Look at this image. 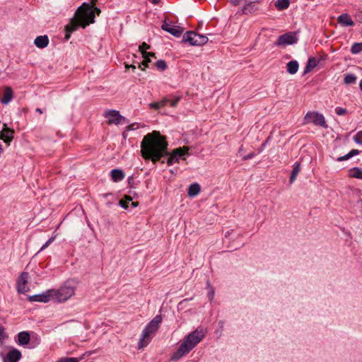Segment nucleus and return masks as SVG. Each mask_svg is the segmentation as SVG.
Instances as JSON below:
<instances>
[{
	"label": "nucleus",
	"instance_id": "nucleus-1",
	"mask_svg": "<svg viewBox=\"0 0 362 362\" xmlns=\"http://www.w3.org/2000/svg\"><path fill=\"white\" fill-rule=\"evenodd\" d=\"M168 143L159 132H153L146 134L141 143V153L145 160L153 163L159 161L167 154Z\"/></svg>",
	"mask_w": 362,
	"mask_h": 362
},
{
	"label": "nucleus",
	"instance_id": "nucleus-2",
	"mask_svg": "<svg viewBox=\"0 0 362 362\" xmlns=\"http://www.w3.org/2000/svg\"><path fill=\"white\" fill-rule=\"evenodd\" d=\"M94 11L98 15L100 13V8L94 7V10H93L87 3H83L80 7H78L74 17L65 27L66 32L65 38L69 40L71 36V33L76 31L80 26L85 28L87 25L94 23Z\"/></svg>",
	"mask_w": 362,
	"mask_h": 362
},
{
	"label": "nucleus",
	"instance_id": "nucleus-3",
	"mask_svg": "<svg viewBox=\"0 0 362 362\" xmlns=\"http://www.w3.org/2000/svg\"><path fill=\"white\" fill-rule=\"evenodd\" d=\"M206 330L198 327L185 337L177 351L172 355L171 360L177 361L189 354L205 337Z\"/></svg>",
	"mask_w": 362,
	"mask_h": 362
},
{
	"label": "nucleus",
	"instance_id": "nucleus-4",
	"mask_svg": "<svg viewBox=\"0 0 362 362\" xmlns=\"http://www.w3.org/2000/svg\"><path fill=\"white\" fill-rule=\"evenodd\" d=\"M162 322V317L160 315H156L153 320L148 323L142 331L141 338L138 343V349H141L146 347L151 341L153 336L158 329Z\"/></svg>",
	"mask_w": 362,
	"mask_h": 362
},
{
	"label": "nucleus",
	"instance_id": "nucleus-5",
	"mask_svg": "<svg viewBox=\"0 0 362 362\" xmlns=\"http://www.w3.org/2000/svg\"><path fill=\"white\" fill-rule=\"evenodd\" d=\"M77 284L74 280L66 281L59 289H52L53 299L65 302L74 296Z\"/></svg>",
	"mask_w": 362,
	"mask_h": 362
},
{
	"label": "nucleus",
	"instance_id": "nucleus-6",
	"mask_svg": "<svg viewBox=\"0 0 362 362\" xmlns=\"http://www.w3.org/2000/svg\"><path fill=\"white\" fill-rule=\"evenodd\" d=\"M182 41L189 42L190 45L202 46L208 42V37L195 32L189 31L183 35Z\"/></svg>",
	"mask_w": 362,
	"mask_h": 362
},
{
	"label": "nucleus",
	"instance_id": "nucleus-7",
	"mask_svg": "<svg viewBox=\"0 0 362 362\" xmlns=\"http://www.w3.org/2000/svg\"><path fill=\"white\" fill-rule=\"evenodd\" d=\"M304 124L312 123L315 125L327 127L325 117L317 112H308L304 117Z\"/></svg>",
	"mask_w": 362,
	"mask_h": 362
},
{
	"label": "nucleus",
	"instance_id": "nucleus-8",
	"mask_svg": "<svg viewBox=\"0 0 362 362\" xmlns=\"http://www.w3.org/2000/svg\"><path fill=\"white\" fill-rule=\"evenodd\" d=\"M104 116L107 119L109 124H115L119 125L120 124L128 123V120L119 114V112L115 110H110L104 113Z\"/></svg>",
	"mask_w": 362,
	"mask_h": 362
},
{
	"label": "nucleus",
	"instance_id": "nucleus-9",
	"mask_svg": "<svg viewBox=\"0 0 362 362\" xmlns=\"http://www.w3.org/2000/svg\"><path fill=\"white\" fill-rule=\"evenodd\" d=\"M188 150L189 148L186 146L175 149L171 155L168 158V165H172L174 163H177L179 160L187 153Z\"/></svg>",
	"mask_w": 362,
	"mask_h": 362
},
{
	"label": "nucleus",
	"instance_id": "nucleus-10",
	"mask_svg": "<svg viewBox=\"0 0 362 362\" xmlns=\"http://www.w3.org/2000/svg\"><path fill=\"white\" fill-rule=\"evenodd\" d=\"M29 274L28 272H22L17 280V290L18 293H25L29 291L28 282L29 279Z\"/></svg>",
	"mask_w": 362,
	"mask_h": 362
},
{
	"label": "nucleus",
	"instance_id": "nucleus-11",
	"mask_svg": "<svg viewBox=\"0 0 362 362\" xmlns=\"http://www.w3.org/2000/svg\"><path fill=\"white\" fill-rule=\"evenodd\" d=\"M297 41L296 37L292 33H287L280 35L275 42L276 46H286L293 45Z\"/></svg>",
	"mask_w": 362,
	"mask_h": 362
},
{
	"label": "nucleus",
	"instance_id": "nucleus-12",
	"mask_svg": "<svg viewBox=\"0 0 362 362\" xmlns=\"http://www.w3.org/2000/svg\"><path fill=\"white\" fill-rule=\"evenodd\" d=\"M22 357L19 350L12 348L8 353L4 356L3 362H18Z\"/></svg>",
	"mask_w": 362,
	"mask_h": 362
},
{
	"label": "nucleus",
	"instance_id": "nucleus-13",
	"mask_svg": "<svg viewBox=\"0 0 362 362\" xmlns=\"http://www.w3.org/2000/svg\"><path fill=\"white\" fill-rule=\"evenodd\" d=\"M13 129L8 128L6 124H4V127L0 132V139L9 145L13 139Z\"/></svg>",
	"mask_w": 362,
	"mask_h": 362
},
{
	"label": "nucleus",
	"instance_id": "nucleus-14",
	"mask_svg": "<svg viewBox=\"0 0 362 362\" xmlns=\"http://www.w3.org/2000/svg\"><path fill=\"white\" fill-rule=\"evenodd\" d=\"M51 299H53L52 293V289L47 290L43 293L41 294H36L33 295L32 296H30L29 300L30 301H35V302H43V303H47Z\"/></svg>",
	"mask_w": 362,
	"mask_h": 362
},
{
	"label": "nucleus",
	"instance_id": "nucleus-15",
	"mask_svg": "<svg viewBox=\"0 0 362 362\" xmlns=\"http://www.w3.org/2000/svg\"><path fill=\"white\" fill-rule=\"evenodd\" d=\"M259 1H250L249 3L246 4L241 9L243 14H251L257 11H258L259 7L257 6Z\"/></svg>",
	"mask_w": 362,
	"mask_h": 362
},
{
	"label": "nucleus",
	"instance_id": "nucleus-16",
	"mask_svg": "<svg viewBox=\"0 0 362 362\" xmlns=\"http://www.w3.org/2000/svg\"><path fill=\"white\" fill-rule=\"evenodd\" d=\"M337 22L343 26H353L354 22L347 13L340 15L337 18Z\"/></svg>",
	"mask_w": 362,
	"mask_h": 362
},
{
	"label": "nucleus",
	"instance_id": "nucleus-17",
	"mask_svg": "<svg viewBox=\"0 0 362 362\" xmlns=\"http://www.w3.org/2000/svg\"><path fill=\"white\" fill-rule=\"evenodd\" d=\"M34 44L38 48H45L49 44L48 37L47 35L37 36L34 40Z\"/></svg>",
	"mask_w": 362,
	"mask_h": 362
},
{
	"label": "nucleus",
	"instance_id": "nucleus-18",
	"mask_svg": "<svg viewBox=\"0 0 362 362\" xmlns=\"http://www.w3.org/2000/svg\"><path fill=\"white\" fill-rule=\"evenodd\" d=\"M13 93L12 89L10 87H6L3 93V96L1 99V102L3 104H8L10 103L13 98Z\"/></svg>",
	"mask_w": 362,
	"mask_h": 362
},
{
	"label": "nucleus",
	"instance_id": "nucleus-19",
	"mask_svg": "<svg viewBox=\"0 0 362 362\" xmlns=\"http://www.w3.org/2000/svg\"><path fill=\"white\" fill-rule=\"evenodd\" d=\"M110 176L113 182H117L124 178V173L122 170L113 169L110 172Z\"/></svg>",
	"mask_w": 362,
	"mask_h": 362
},
{
	"label": "nucleus",
	"instance_id": "nucleus-20",
	"mask_svg": "<svg viewBox=\"0 0 362 362\" xmlns=\"http://www.w3.org/2000/svg\"><path fill=\"white\" fill-rule=\"evenodd\" d=\"M30 341V334L27 332H21L18 334V344L21 346L27 345Z\"/></svg>",
	"mask_w": 362,
	"mask_h": 362
},
{
	"label": "nucleus",
	"instance_id": "nucleus-21",
	"mask_svg": "<svg viewBox=\"0 0 362 362\" xmlns=\"http://www.w3.org/2000/svg\"><path fill=\"white\" fill-rule=\"evenodd\" d=\"M201 191L200 185L197 183H194L189 185L187 194L190 197L197 196Z\"/></svg>",
	"mask_w": 362,
	"mask_h": 362
},
{
	"label": "nucleus",
	"instance_id": "nucleus-22",
	"mask_svg": "<svg viewBox=\"0 0 362 362\" xmlns=\"http://www.w3.org/2000/svg\"><path fill=\"white\" fill-rule=\"evenodd\" d=\"M167 32L170 33L175 37H180L184 32V28L179 25H172L169 29H167Z\"/></svg>",
	"mask_w": 362,
	"mask_h": 362
},
{
	"label": "nucleus",
	"instance_id": "nucleus-23",
	"mask_svg": "<svg viewBox=\"0 0 362 362\" xmlns=\"http://www.w3.org/2000/svg\"><path fill=\"white\" fill-rule=\"evenodd\" d=\"M349 176L356 179L362 180V168L354 167L349 170Z\"/></svg>",
	"mask_w": 362,
	"mask_h": 362
},
{
	"label": "nucleus",
	"instance_id": "nucleus-24",
	"mask_svg": "<svg viewBox=\"0 0 362 362\" xmlns=\"http://www.w3.org/2000/svg\"><path fill=\"white\" fill-rule=\"evenodd\" d=\"M286 67H287V71L289 74H294L298 71L299 65H298V63L297 61L293 60V61H290L287 64Z\"/></svg>",
	"mask_w": 362,
	"mask_h": 362
},
{
	"label": "nucleus",
	"instance_id": "nucleus-25",
	"mask_svg": "<svg viewBox=\"0 0 362 362\" xmlns=\"http://www.w3.org/2000/svg\"><path fill=\"white\" fill-rule=\"evenodd\" d=\"M318 64V61L315 57H310L308 60L307 65L305 69V73L310 71L311 69L316 67Z\"/></svg>",
	"mask_w": 362,
	"mask_h": 362
},
{
	"label": "nucleus",
	"instance_id": "nucleus-26",
	"mask_svg": "<svg viewBox=\"0 0 362 362\" xmlns=\"http://www.w3.org/2000/svg\"><path fill=\"white\" fill-rule=\"evenodd\" d=\"M289 5H290L289 0H277L275 2V6L279 11H282V10L288 8Z\"/></svg>",
	"mask_w": 362,
	"mask_h": 362
},
{
	"label": "nucleus",
	"instance_id": "nucleus-27",
	"mask_svg": "<svg viewBox=\"0 0 362 362\" xmlns=\"http://www.w3.org/2000/svg\"><path fill=\"white\" fill-rule=\"evenodd\" d=\"M358 153H359V151L358 150L353 149L351 151H349L347 154H346V155H344L343 156L339 157L337 158V160L338 161L346 160L351 158V157H353V156H354L356 155H358Z\"/></svg>",
	"mask_w": 362,
	"mask_h": 362
},
{
	"label": "nucleus",
	"instance_id": "nucleus-28",
	"mask_svg": "<svg viewBox=\"0 0 362 362\" xmlns=\"http://www.w3.org/2000/svg\"><path fill=\"white\" fill-rule=\"evenodd\" d=\"M351 52L354 54H358L362 52V42H355L351 47Z\"/></svg>",
	"mask_w": 362,
	"mask_h": 362
},
{
	"label": "nucleus",
	"instance_id": "nucleus-29",
	"mask_svg": "<svg viewBox=\"0 0 362 362\" xmlns=\"http://www.w3.org/2000/svg\"><path fill=\"white\" fill-rule=\"evenodd\" d=\"M356 81V76L352 74L345 75L344 81L346 84L354 83Z\"/></svg>",
	"mask_w": 362,
	"mask_h": 362
},
{
	"label": "nucleus",
	"instance_id": "nucleus-30",
	"mask_svg": "<svg viewBox=\"0 0 362 362\" xmlns=\"http://www.w3.org/2000/svg\"><path fill=\"white\" fill-rule=\"evenodd\" d=\"M156 66L160 71H164L167 68L166 62L164 60H158L156 63Z\"/></svg>",
	"mask_w": 362,
	"mask_h": 362
},
{
	"label": "nucleus",
	"instance_id": "nucleus-31",
	"mask_svg": "<svg viewBox=\"0 0 362 362\" xmlns=\"http://www.w3.org/2000/svg\"><path fill=\"white\" fill-rule=\"evenodd\" d=\"M207 286L209 288V291L208 292L207 296L209 298V300L210 301H212L214 299V297L215 296V292H214V288L210 286V284L209 281H207Z\"/></svg>",
	"mask_w": 362,
	"mask_h": 362
},
{
	"label": "nucleus",
	"instance_id": "nucleus-32",
	"mask_svg": "<svg viewBox=\"0 0 362 362\" xmlns=\"http://www.w3.org/2000/svg\"><path fill=\"white\" fill-rule=\"evenodd\" d=\"M6 338L7 335L5 332L4 328L3 327H0V345L3 344Z\"/></svg>",
	"mask_w": 362,
	"mask_h": 362
},
{
	"label": "nucleus",
	"instance_id": "nucleus-33",
	"mask_svg": "<svg viewBox=\"0 0 362 362\" xmlns=\"http://www.w3.org/2000/svg\"><path fill=\"white\" fill-rule=\"evenodd\" d=\"M151 48L150 45H148L146 42H143L141 45L139 47V50L141 52V54H143L144 52H146V49H149Z\"/></svg>",
	"mask_w": 362,
	"mask_h": 362
},
{
	"label": "nucleus",
	"instance_id": "nucleus-34",
	"mask_svg": "<svg viewBox=\"0 0 362 362\" xmlns=\"http://www.w3.org/2000/svg\"><path fill=\"white\" fill-rule=\"evenodd\" d=\"M354 140L357 144H362V131L358 132L355 136L354 137Z\"/></svg>",
	"mask_w": 362,
	"mask_h": 362
},
{
	"label": "nucleus",
	"instance_id": "nucleus-35",
	"mask_svg": "<svg viewBox=\"0 0 362 362\" xmlns=\"http://www.w3.org/2000/svg\"><path fill=\"white\" fill-rule=\"evenodd\" d=\"M299 172H300V164L298 163H296L294 164L291 174H293L294 176L297 177Z\"/></svg>",
	"mask_w": 362,
	"mask_h": 362
},
{
	"label": "nucleus",
	"instance_id": "nucleus-36",
	"mask_svg": "<svg viewBox=\"0 0 362 362\" xmlns=\"http://www.w3.org/2000/svg\"><path fill=\"white\" fill-rule=\"evenodd\" d=\"M54 240V237L50 238L40 248V252L44 250L46 247H47Z\"/></svg>",
	"mask_w": 362,
	"mask_h": 362
},
{
	"label": "nucleus",
	"instance_id": "nucleus-37",
	"mask_svg": "<svg viewBox=\"0 0 362 362\" xmlns=\"http://www.w3.org/2000/svg\"><path fill=\"white\" fill-rule=\"evenodd\" d=\"M335 112L338 115H344L346 113V110L342 107H337L335 109Z\"/></svg>",
	"mask_w": 362,
	"mask_h": 362
},
{
	"label": "nucleus",
	"instance_id": "nucleus-38",
	"mask_svg": "<svg viewBox=\"0 0 362 362\" xmlns=\"http://www.w3.org/2000/svg\"><path fill=\"white\" fill-rule=\"evenodd\" d=\"M139 128L138 123H132L126 127L127 131H132Z\"/></svg>",
	"mask_w": 362,
	"mask_h": 362
},
{
	"label": "nucleus",
	"instance_id": "nucleus-39",
	"mask_svg": "<svg viewBox=\"0 0 362 362\" xmlns=\"http://www.w3.org/2000/svg\"><path fill=\"white\" fill-rule=\"evenodd\" d=\"M149 62H151L150 57L144 58V61L142 62L141 64H139V67L141 68V65L144 66L145 67H148Z\"/></svg>",
	"mask_w": 362,
	"mask_h": 362
},
{
	"label": "nucleus",
	"instance_id": "nucleus-40",
	"mask_svg": "<svg viewBox=\"0 0 362 362\" xmlns=\"http://www.w3.org/2000/svg\"><path fill=\"white\" fill-rule=\"evenodd\" d=\"M180 97H177L174 100H169L168 103H170V105L171 107H175L177 105V103L180 101Z\"/></svg>",
	"mask_w": 362,
	"mask_h": 362
},
{
	"label": "nucleus",
	"instance_id": "nucleus-41",
	"mask_svg": "<svg viewBox=\"0 0 362 362\" xmlns=\"http://www.w3.org/2000/svg\"><path fill=\"white\" fill-rule=\"evenodd\" d=\"M142 57L143 58H148V57H154L156 58V54L155 53L153 52H144L143 54H142Z\"/></svg>",
	"mask_w": 362,
	"mask_h": 362
},
{
	"label": "nucleus",
	"instance_id": "nucleus-42",
	"mask_svg": "<svg viewBox=\"0 0 362 362\" xmlns=\"http://www.w3.org/2000/svg\"><path fill=\"white\" fill-rule=\"evenodd\" d=\"M64 362H78V359L77 358H62Z\"/></svg>",
	"mask_w": 362,
	"mask_h": 362
},
{
	"label": "nucleus",
	"instance_id": "nucleus-43",
	"mask_svg": "<svg viewBox=\"0 0 362 362\" xmlns=\"http://www.w3.org/2000/svg\"><path fill=\"white\" fill-rule=\"evenodd\" d=\"M168 101H169L168 99L164 98L162 100H160V102H158L159 107L160 108V107H165L166 105V104L168 103Z\"/></svg>",
	"mask_w": 362,
	"mask_h": 362
},
{
	"label": "nucleus",
	"instance_id": "nucleus-44",
	"mask_svg": "<svg viewBox=\"0 0 362 362\" xmlns=\"http://www.w3.org/2000/svg\"><path fill=\"white\" fill-rule=\"evenodd\" d=\"M119 205L124 209L128 208V202L125 199H121L119 201Z\"/></svg>",
	"mask_w": 362,
	"mask_h": 362
},
{
	"label": "nucleus",
	"instance_id": "nucleus-45",
	"mask_svg": "<svg viewBox=\"0 0 362 362\" xmlns=\"http://www.w3.org/2000/svg\"><path fill=\"white\" fill-rule=\"evenodd\" d=\"M172 25H170L167 22H164L161 26L162 29L167 32V29H169Z\"/></svg>",
	"mask_w": 362,
	"mask_h": 362
},
{
	"label": "nucleus",
	"instance_id": "nucleus-46",
	"mask_svg": "<svg viewBox=\"0 0 362 362\" xmlns=\"http://www.w3.org/2000/svg\"><path fill=\"white\" fill-rule=\"evenodd\" d=\"M149 106H150V107L156 109V110L160 108L159 107V105H158V102L151 103L149 104Z\"/></svg>",
	"mask_w": 362,
	"mask_h": 362
},
{
	"label": "nucleus",
	"instance_id": "nucleus-47",
	"mask_svg": "<svg viewBox=\"0 0 362 362\" xmlns=\"http://www.w3.org/2000/svg\"><path fill=\"white\" fill-rule=\"evenodd\" d=\"M233 233V230H230V231H227L226 235H225V237L226 238H228L232 233Z\"/></svg>",
	"mask_w": 362,
	"mask_h": 362
},
{
	"label": "nucleus",
	"instance_id": "nucleus-48",
	"mask_svg": "<svg viewBox=\"0 0 362 362\" xmlns=\"http://www.w3.org/2000/svg\"><path fill=\"white\" fill-rule=\"evenodd\" d=\"M296 177L294 176L293 174H291V177H290V182L292 183L294 182V180H296Z\"/></svg>",
	"mask_w": 362,
	"mask_h": 362
},
{
	"label": "nucleus",
	"instance_id": "nucleus-49",
	"mask_svg": "<svg viewBox=\"0 0 362 362\" xmlns=\"http://www.w3.org/2000/svg\"><path fill=\"white\" fill-rule=\"evenodd\" d=\"M124 199L129 203L132 200V199L129 196H125Z\"/></svg>",
	"mask_w": 362,
	"mask_h": 362
},
{
	"label": "nucleus",
	"instance_id": "nucleus-50",
	"mask_svg": "<svg viewBox=\"0 0 362 362\" xmlns=\"http://www.w3.org/2000/svg\"><path fill=\"white\" fill-rule=\"evenodd\" d=\"M36 112H39L40 114H42V110L40 108H37Z\"/></svg>",
	"mask_w": 362,
	"mask_h": 362
},
{
	"label": "nucleus",
	"instance_id": "nucleus-51",
	"mask_svg": "<svg viewBox=\"0 0 362 362\" xmlns=\"http://www.w3.org/2000/svg\"><path fill=\"white\" fill-rule=\"evenodd\" d=\"M129 67H130L131 69H136V65H134V64H131V65H129Z\"/></svg>",
	"mask_w": 362,
	"mask_h": 362
},
{
	"label": "nucleus",
	"instance_id": "nucleus-52",
	"mask_svg": "<svg viewBox=\"0 0 362 362\" xmlns=\"http://www.w3.org/2000/svg\"><path fill=\"white\" fill-rule=\"evenodd\" d=\"M359 86H360L361 90H362V80L360 81Z\"/></svg>",
	"mask_w": 362,
	"mask_h": 362
},
{
	"label": "nucleus",
	"instance_id": "nucleus-53",
	"mask_svg": "<svg viewBox=\"0 0 362 362\" xmlns=\"http://www.w3.org/2000/svg\"><path fill=\"white\" fill-rule=\"evenodd\" d=\"M96 1H97V0H93V1H92L93 5H95Z\"/></svg>",
	"mask_w": 362,
	"mask_h": 362
},
{
	"label": "nucleus",
	"instance_id": "nucleus-54",
	"mask_svg": "<svg viewBox=\"0 0 362 362\" xmlns=\"http://www.w3.org/2000/svg\"><path fill=\"white\" fill-rule=\"evenodd\" d=\"M252 156H253L252 155H249V156H247V158H252Z\"/></svg>",
	"mask_w": 362,
	"mask_h": 362
},
{
	"label": "nucleus",
	"instance_id": "nucleus-55",
	"mask_svg": "<svg viewBox=\"0 0 362 362\" xmlns=\"http://www.w3.org/2000/svg\"><path fill=\"white\" fill-rule=\"evenodd\" d=\"M126 68H127V69H129V68H130V67H129V65H127H127H126Z\"/></svg>",
	"mask_w": 362,
	"mask_h": 362
}]
</instances>
